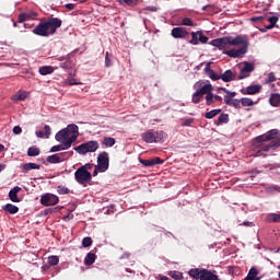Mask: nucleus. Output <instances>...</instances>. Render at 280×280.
<instances>
[{
	"label": "nucleus",
	"mask_w": 280,
	"mask_h": 280,
	"mask_svg": "<svg viewBox=\"0 0 280 280\" xmlns=\"http://www.w3.org/2000/svg\"><path fill=\"white\" fill-rule=\"evenodd\" d=\"M253 71H255V66H253V63L245 62L243 67H241V80L248 78Z\"/></svg>",
	"instance_id": "f8f14e48"
},
{
	"label": "nucleus",
	"mask_w": 280,
	"mask_h": 280,
	"mask_svg": "<svg viewBox=\"0 0 280 280\" xmlns=\"http://www.w3.org/2000/svg\"><path fill=\"white\" fill-rule=\"evenodd\" d=\"M141 165H144V167H153V165H162V163H164V161L159 158L155 156L151 160H140Z\"/></svg>",
	"instance_id": "ddd939ff"
},
{
	"label": "nucleus",
	"mask_w": 280,
	"mask_h": 280,
	"mask_svg": "<svg viewBox=\"0 0 280 280\" xmlns=\"http://www.w3.org/2000/svg\"><path fill=\"white\" fill-rule=\"evenodd\" d=\"M22 132H23V129L21 128V126L13 127L14 135H21Z\"/></svg>",
	"instance_id": "603ef678"
},
{
	"label": "nucleus",
	"mask_w": 280,
	"mask_h": 280,
	"mask_svg": "<svg viewBox=\"0 0 280 280\" xmlns=\"http://www.w3.org/2000/svg\"><path fill=\"white\" fill-rule=\"evenodd\" d=\"M66 8H67V10H74V9H75V4H73V3H67V4H66Z\"/></svg>",
	"instance_id": "bf43d9fd"
},
{
	"label": "nucleus",
	"mask_w": 280,
	"mask_h": 280,
	"mask_svg": "<svg viewBox=\"0 0 280 280\" xmlns=\"http://www.w3.org/2000/svg\"><path fill=\"white\" fill-rule=\"evenodd\" d=\"M240 104H242L240 100H234L228 106H234V108H240Z\"/></svg>",
	"instance_id": "8fccbe9b"
},
{
	"label": "nucleus",
	"mask_w": 280,
	"mask_h": 280,
	"mask_svg": "<svg viewBox=\"0 0 280 280\" xmlns=\"http://www.w3.org/2000/svg\"><path fill=\"white\" fill-rule=\"evenodd\" d=\"M74 180H77L79 185H83V187H86V184L93 180V174H91V172L89 171H83L81 167H79L74 172Z\"/></svg>",
	"instance_id": "0eeeda50"
},
{
	"label": "nucleus",
	"mask_w": 280,
	"mask_h": 280,
	"mask_svg": "<svg viewBox=\"0 0 280 280\" xmlns=\"http://www.w3.org/2000/svg\"><path fill=\"white\" fill-rule=\"evenodd\" d=\"M217 91L218 93H220V91H223V93H226V95L224 96V102L228 106L234 101L233 97L237 95L236 92H231L226 88H218Z\"/></svg>",
	"instance_id": "4468645a"
},
{
	"label": "nucleus",
	"mask_w": 280,
	"mask_h": 280,
	"mask_svg": "<svg viewBox=\"0 0 280 280\" xmlns=\"http://www.w3.org/2000/svg\"><path fill=\"white\" fill-rule=\"evenodd\" d=\"M26 19L28 20V21H31V19H36V16H38V13H36V12H28V13H26Z\"/></svg>",
	"instance_id": "3c124183"
},
{
	"label": "nucleus",
	"mask_w": 280,
	"mask_h": 280,
	"mask_svg": "<svg viewBox=\"0 0 280 280\" xmlns=\"http://www.w3.org/2000/svg\"><path fill=\"white\" fill-rule=\"evenodd\" d=\"M214 101V96L212 94V92L210 94L206 95V104L207 106H211V104H213Z\"/></svg>",
	"instance_id": "37998d69"
},
{
	"label": "nucleus",
	"mask_w": 280,
	"mask_h": 280,
	"mask_svg": "<svg viewBox=\"0 0 280 280\" xmlns=\"http://www.w3.org/2000/svg\"><path fill=\"white\" fill-rule=\"evenodd\" d=\"M266 141H271L269 144H258V150L254 156H261L264 152H270L272 148H279L280 147V131L279 129H271L267 131L266 133L258 136L255 140L256 143H266Z\"/></svg>",
	"instance_id": "f03ea898"
},
{
	"label": "nucleus",
	"mask_w": 280,
	"mask_h": 280,
	"mask_svg": "<svg viewBox=\"0 0 280 280\" xmlns=\"http://www.w3.org/2000/svg\"><path fill=\"white\" fill-rule=\"evenodd\" d=\"M5 170V164H0V172H3Z\"/></svg>",
	"instance_id": "774afa93"
},
{
	"label": "nucleus",
	"mask_w": 280,
	"mask_h": 280,
	"mask_svg": "<svg viewBox=\"0 0 280 280\" xmlns=\"http://www.w3.org/2000/svg\"><path fill=\"white\" fill-rule=\"evenodd\" d=\"M172 36H173V38H176V27H174L173 30H172Z\"/></svg>",
	"instance_id": "69168bd1"
},
{
	"label": "nucleus",
	"mask_w": 280,
	"mask_h": 280,
	"mask_svg": "<svg viewBox=\"0 0 280 280\" xmlns=\"http://www.w3.org/2000/svg\"><path fill=\"white\" fill-rule=\"evenodd\" d=\"M75 56V51H72L67 55V60L65 62H61L59 67L63 69L65 71H71V69H75V61H73V58Z\"/></svg>",
	"instance_id": "9b49d317"
},
{
	"label": "nucleus",
	"mask_w": 280,
	"mask_h": 280,
	"mask_svg": "<svg viewBox=\"0 0 280 280\" xmlns=\"http://www.w3.org/2000/svg\"><path fill=\"white\" fill-rule=\"evenodd\" d=\"M40 75H51L54 73V67L51 66H44L39 68Z\"/></svg>",
	"instance_id": "a878e982"
},
{
	"label": "nucleus",
	"mask_w": 280,
	"mask_h": 280,
	"mask_svg": "<svg viewBox=\"0 0 280 280\" xmlns=\"http://www.w3.org/2000/svg\"><path fill=\"white\" fill-rule=\"evenodd\" d=\"M113 56L110 55V52H106L105 55V67H113V60L110 59Z\"/></svg>",
	"instance_id": "a19ab883"
},
{
	"label": "nucleus",
	"mask_w": 280,
	"mask_h": 280,
	"mask_svg": "<svg viewBox=\"0 0 280 280\" xmlns=\"http://www.w3.org/2000/svg\"><path fill=\"white\" fill-rule=\"evenodd\" d=\"M93 245V238H91V237H84L83 240H82V246H83V248H89V246H92Z\"/></svg>",
	"instance_id": "ea45409f"
},
{
	"label": "nucleus",
	"mask_w": 280,
	"mask_h": 280,
	"mask_svg": "<svg viewBox=\"0 0 280 280\" xmlns=\"http://www.w3.org/2000/svg\"><path fill=\"white\" fill-rule=\"evenodd\" d=\"M36 137H38V139H44L45 131H43V130L36 131Z\"/></svg>",
	"instance_id": "6e6d98bb"
},
{
	"label": "nucleus",
	"mask_w": 280,
	"mask_h": 280,
	"mask_svg": "<svg viewBox=\"0 0 280 280\" xmlns=\"http://www.w3.org/2000/svg\"><path fill=\"white\" fill-rule=\"evenodd\" d=\"M208 75H209L210 80H213V81L220 80V75L218 73H215V71H213V70L209 71Z\"/></svg>",
	"instance_id": "a18cd8bd"
},
{
	"label": "nucleus",
	"mask_w": 280,
	"mask_h": 280,
	"mask_svg": "<svg viewBox=\"0 0 280 280\" xmlns=\"http://www.w3.org/2000/svg\"><path fill=\"white\" fill-rule=\"evenodd\" d=\"M176 279H177V280L183 279V273H177V275H176Z\"/></svg>",
	"instance_id": "338daca9"
},
{
	"label": "nucleus",
	"mask_w": 280,
	"mask_h": 280,
	"mask_svg": "<svg viewBox=\"0 0 280 280\" xmlns=\"http://www.w3.org/2000/svg\"><path fill=\"white\" fill-rule=\"evenodd\" d=\"M177 25H186L187 27H194V21L189 18H184L182 23H177Z\"/></svg>",
	"instance_id": "e433bc0d"
},
{
	"label": "nucleus",
	"mask_w": 280,
	"mask_h": 280,
	"mask_svg": "<svg viewBox=\"0 0 280 280\" xmlns=\"http://www.w3.org/2000/svg\"><path fill=\"white\" fill-rule=\"evenodd\" d=\"M210 45L217 47V49L229 56V58H244L248 52V37L245 35L212 39Z\"/></svg>",
	"instance_id": "f257e3e1"
},
{
	"label": "nucleus",
	"mask_w": 280,
	"mask_h": 280,
	"mask_svg": "<svg viewBox=\"0 0 280 280\" xmlns=\"http://www.w3.org/2000/svg\"><path fill=\"white\" fill-rule=\"evenodd\" d=\"M116 142L115 138L107 137L103 139V145H105V148H113Z\"/></svg>",
	"instance_id": "473e14b6"
},
{
	"label": "nucleus",
	"mask_w": 280,
	"mask_h": 280,
	"mask_svg": "<svg viewBox=\"0 0 280 280\" xmlns=\"http://www.w3.org/2000/svg\"><path fill=\"white\" fill-rule=\"evenodd\" d=\"M220 80L223 82H233L235 80V74L231 70H226L223 74L220 75Z\"/></svg>",
	"instance_id": "6ab92c4d"
},
{
	"label": "nucleus",
	"mask_w": 280,
	"mask_h": 280,
	"mask_svg": "<svg viewBox=\"0 0 280 280\" xmlns=\"http://www.w3.org/2000/svg\"><path fill=\"white\" fill-rule=\"evenodd\" d=\"M268 21H269L270 25H272V26L275 27V25H277V23L279 22V18H277V16H270V18L268 19Z\"/></svg>",
	"instance_id": "09e8293b"
},
{
	"label": "nucleus",
	"mask_w": 280,
	"mask_h": 280,
	"mask_svg": "<svg viewBox=\"0 0 280 280\" xmlns=\"http://www.w3.org/2000/svg\"><path fill=\"white\" fill-rule=\"evenodd\" d=\"M221 124H229V114H221L219 116L217 126H221Z\"/></svg>",
	"instance_id": "72a5a7b5"
},
{
	"label": "nucleus",
	"mask_w": 280,
	"mask_h": 280,
	"mask_svg": "<svg viewBox=\"0 0 280 280\" xmlns=\"http://www.w3.org/2000/svg\"><path fill=\"white\" fill-rule=\"evenodd\" d=\"M40 154V149L38 147L33 145L27 150V156H38Z\"/></svg>",
	"instance_id": "c756f323"
},
{
	"label": "nucleus",
	"mask_w": 280,
	"mask_h": 280,
	"mask_svg": "<svg viewBox=\"0 0 280 280\" xmlns=\"http://www.w3.org/2000/svg\"><path fill=\"white\" fill-rule=\"evenodd\" d=\"M141 138L145 143H161L165 139V132L149 130L143 132Z\"/></svg>",
	"instance_id": "39448f33"
},
{
	"label": "nucleus",
	"mask_w": 280,
	"mask_h": 280,
	"mask_svg": "<svg viewBox=\"0 0 280 280\" xmlns=\"http://www.w3.org/2000/svg\"><path fill=\"white\" fill-rule=\"evenodd\" d=\"M80 128L75 124L68 125L67 128L61 129L55 136L56 141L59 143H68L70 141V148L78 141L80 137Z\"/></svg>",
	"instance_id": "20e7f679"
},
{
	"label": "nucleus",
	"mask_w": 280,
	"mask_h": 280,
	"mask_svg": "<svg viewBox=\"0 0 280 280\" xmlns=\"http://www.w3.org/2000/svg\"><path fill=\"white\" fill-rule=\"evenodd\" d=\"M194 124V118H188L182 122V126H191Z\"/></svg>",
	"instance_id": "864d4df0"
},
{
	"label": "nucleus",
	"mask_w": 280,
	"mask_h": 280,
	"mask_svg": "<svg viewBox=\"0 0 280 280\" xmlns=\"http://www.w3.org/2000/svg\"><path fill=\"white\" fill-rule=\"evenodd\" d=\"M95 254L94 253H88L85 259H84V265L85 266H93L95 264Z\"/></svg>",
	"instance_id": "bb28decb"
},
{
	"label": "nucleus",
	"mask_w": 280,
	"mask_h": 280,
	"mask_svg": "<svg viewBox=\"0 0 280 280\" xmlns=\"http://www.w3.org/2000/svg\"><path fill=\"white\" fill-rule=\"evenodd\" d=\"M200 86H202V83L201 82H197V83H195L194 89H200Z\"/></svg>",
	"instance_id": "e2e57ef3"
},
{
	"label": "nucleus",
	"mask_w": 280,
	"mask_h": 280,
	"mask_svg": "<svg viewBox=\"0 0 280 280\" xmlns=\"http://www.w3.org/2000/svg\"><path fill=\"white\" fill-rule=\"evenodd\" d=\"M222 113V109H212L203 115L206 119H213V117H218L219 114Z\"/></svg>",
	"instance_id": "7c9ffc66"
},
{
	"label": "nucleus",
	"mask_w": 280,
	"mask_h": 280,
	"mask_svg": "<svg viewBox=\"0 0 280 280\" xmlns=\"http://www.w3.org/2000/svg\"><path fill=\"white\" fill-rule=\"evenodd\" d=\"M108 165H109L108 153L103 152L98 154L96 170H98V172H106L108 170Z\"/></svg>",
	"instance_id": "1a4fd4ad"
},
{
	"label": "nucleus",
	"mask_w": 280,
	"mask_h": 280,
	"mask_svg": "<svg viewBox=\"0 0 280 280\" xmlns=\"http://www.w3.org/2000/svg\"><path fill=\"white\" fill-rule=\"evenodd\" d=\"M203 95L197 90L194 94H192V103L194 104H200V100H202Z\"/></svg>",
	"instance_id": "f704fd0d"
},
{
	"label": "nucleus",
	"mask_w": 280,
	"mask_h": 280,
	"mask_svg": "<svg viewBox=\"0 0 280 280\" xmlns=\"http://www.w3.org/2000/svg\"><path fill=\"white\" fill-rule=\"evenodd\" d=\"M241 104L244 107H250V106H255V104H257V101H253L252 98H248V97H242Z\"/></svg>",
	"instance_id": "c85d7f7f"
},
{
	"label": "nucleus",
	"mask_w": 280,
	"mask_h": 280,
	"mask_svg": "<svg viewBox=\"0 0 280 280\" xmlns=\"http://www.w3.org/2000/svg\"><path fill=\"white\" fill-rule=\"evenodd\" d=\"M97 174H100V168H97V166H95V170L93 172V176H97Z\"/></svg>",
	"instance_id": "0e129e2a"
},
{
	"label": "nucleus",
	"mask_w": 280,
	"mask_h": 280,
	"mask_svg": "<svg viewBox=\"0 0 280 280\" xmlns=\"http://www.w3.org/2000/svg\"><path fill=\"white\" fill-rule=\"evenodd\" d=\"M27 97H30V93H27V92H18L13 96H11V100L13 102H25V100H27Z\"/></svg>",
	"instance_id": "f3484780"
},
{
	"label": "nucleus",
	"mask_w": 280,
	"mask_h": 280,
	"mask_svg": "<svg viewBox=\"0 0 280 280\" xmlns=\"http://www.w3.org/2000/svg\"><path fill=\"white\" fill-rule=\"evenodd\" d=\"M57 60L59 62H65L67 60V55L66 56H61V57H58Z\"/></svg>",
	"instance_id": "052dcab7"
},
{
	"label": "nucleus",
	"mask_w": 280,
	"mask_h": 280,
	"mask_svg": "<svg viewBox=\"0 0 280 280\" xmlns=\"http://www.w3.org/2000/svg\"><path fill=\"white\" fill-rule=\"evenodd\" d=\"M59 27H62V20L58 18H49L46 21H42L33 30V34H35V36L47 38V36H54V34L58 32Z\"/></svg>",
	"instance_id": "7ed1b4c3"
},
{
	"label": "nucleus",
	"mask_w": 280,
	"mask_h": 280,
	"mask_svg": "<svg viewBox=\"0 0 280 280\" xmlns=\"http://www.w3.org/2000/svg\"><path fill=\"white\" fill-rule=\"evenodd\" d=\"M80 168L83 170V172H89V171L93 170V164L88 163L85 165L80 166Z\"/></svg>",
	"instance_id": "de8ad7c7"
},
{
	"label": "nucleus",
	"mask_w": 280,
	"mask_h": 280,
	"mask_svg": "<svg viewBox=\"0 0 280 280\" xmlns=\"http://www.w3.org/2000/svg\"><path fill=\"white\" fill-rule=\"evenodd\" d=\"M250 21L253 23H257V21H264V16H253V18H250Z\"/></svg>",
	"instance_id": "5fc2aeb1"
},
{
	"label": "nucleus",
	"mask_w": 280,
	"mask_h": 280,
	"mask_svg": "<svg viewBox=\"0 0 280 280\" xmlns=\"http://www.w3.org/2000/svg\"><path fill=\"white\" fill-rule=\"evenodd\" d=\"M267 222H280V214L278 213L268 214Z\"/></svg>",
	"instance_id": "c9c22d12"
},
{
	"label": "nucleus",
	"mask_w": 280,
	"mask_h": 280,
	"mask_svg": "<svg viewBox=\"0 0 280 280\" xmlns=\"http://www.w3.org/2000/svg\"><path fill=\"white\" fill-rule=\"evenodd\" d=\"M120 5H128L129 8H135V5H139V0H120Z\"/></svg>",
	"instance_id": "2f4dec72"
},
{
	"label": "nucleus",
	"mask_w": 280,
	"mask_h": 280,
	"mask_svg": "<svg viewBox=\"0 0 280 280\" xmlns=\"http://www.w3.org/2000/svg\"><path fill=\"white\" fill-rule=\"evenodd\" d=\"M46 161L47 163H51V164L62 163V159L58 154H52L50 156H47Z\"/></svg>",
	"instance_id": "cd10ccee"
},
{
	"label": "nucleus",
	"mask_w": 280,
	"mask_h": 280,
	"mask_svg": "<svg viewBox=\"0 0 280 280\" xmlns=\"http://www.w3.org/2000/svg\"><path fill=\"white\" fill-rule=\"evenodd\" d=\"M191 39L189 40L190 45H207L209 43V37L202 34V31H197L190 33Z\"/></svg>",
	"instance_id": "6e6552de"
},
{
	"label": "nucleus",
	"mask_w": 280,
	"mask_h": 280,
	"mask_svg": "<svg viewBox=\"0 0 280 280\" xmlns=\"http://www.w3.org/2000/svg\"><path fill=\"white\" fill-rule=\"evenodd\" d=\"M71 154H73V152H63V153H60V156H63V159H69Z\"/></svg>",
	"instance_id": "4d7b16f0"
},
{
	"label": "nucleus",
	"mask_w": 280,
	"mask_h": 280,
	"mask_svg": "<svg viewBox=\"0 0 280 280\" xmlns=\"http://www.w3.org/2000/svg\"><path fill=\"white\" fill-rule=\"evenodd\" d=\"M100 149V143L96 140H91L88 142H84L78 147H74V151L78 152V154H89V152H97Z\"/></svg>",
	"instance_id": "423d86ee"
},
{
	"label": "nucleus",
	"mask_w": 280,
	"mask_h": 280,
	"mask_svg": "<svg viewBox=\"0 0 280 280\" xmlns=\"http://www.w3.org/2000/svg\"><path fill=\"white\" fill-rule=\"evenodd\" d=\"M22 168L24 170V172H30L32 170H39L40 168V165L39 164H36V163H25L22 165Z\"/></svg>",
	"instance_id": "393cba45"
},
{
	"label": "nucleus",
	"mask_w": 280,
	"mask_h": 280,
	"mask_svg": "<svg viewBox=\"0 0 280 280\" xmlns=\"http://www.w3.org/2000/svg\"><path fill=\"white\" fill-rule=\"evenodd\" d=\"M277 81V77L272 72L268 73L265 84H270Z\"/></svg>",
	"instance_id": "79ce46f5"
},
{
	"label": "nucleus",
	"mask_w": 280,
	"mask_h": 280,
	"mask_svg": "<svg viewBox=\"0 0 280 280\" xmlns=\"http://www.w3.org/2000/svg\"><path fill=\"white\" fill-rule=\"evenodd\" d=\"M3 211H5L7 213H10L11 215L16 214V212L19 211V207L12 205V203H7L2 207Z\"/></svg>",
	"instance_id": "4be33fe9"
},
{
	"label": "nucleus",
	"mask_w": 280,
	"mask_h": 280,
	"mask_svg": "<svg viewBox=\"0 0 280 280\" xmlns=\"http://www.w3.org/2000/svg\"><path fill=\"white\" fill-rule=\"evenodd\" d=\"M261 91V85H249L242 91L243 95H257Z\"/></svg>",
	"instance_id": "2eb2a0df"
},
{
	"label": "nucleus",
	"mask_w": 280,
	"mask_h": 280,
	"mask_svg": "<svg viewBox=\"0 0 280 280\" xmlns=\"http://www.w3.org/2000/svg\"><path fill=\"white\" fill-rule=\"evenodd\" d=\"M201 95H209L213 92V85L211 83L202 85L199 90H197Z\"/></svg>",
	"instance_id": "5701e85b"
},
{
	"label": "nucleus",
	"mask_w": 280,
	"mask_h": 280,
	"mask_svg": "<svg viewBox=\"0 0 280 280\" xmlns=\"http://www.w3.org/2000/svg\"><path fill=\"white\" fill-rule=\"evenodd\" d=\"M209 71H213L212 69H211V65H207L206 67H205V73H207V75H209Z\"/></svg>",
	"instance_id": "13d9d810"
},
{
	"label": "nucleus",
	"mask_w": 280,
	"mask_h": 280,
	"mask_svg": "<svg viewBox=\"0 0 280 280\" xmlns=\"http://www.w3.org/2000/svg\"><path fill=\"white\" fill-rule=\"evenodd\" d=\"M258 275H259V271L257 270V268L253 267L249 269L244 280H261V278H259Z\"/></svg>",
	"instance_id": "a211bd4d"
},
{
	"label": "nucleus",
	"mask_w": 280,
	"mask_h": 280,
	"mask_svg": "<svg viewBox=\"0 0 280 280\" xmlns=\"http://www.w3.org/2000/svg\"><path fill=\"white\" fill-rule=\"evenodd\" d=\"M44 130H45V139H49V137H51V127H49V125H45L44 126Z\"/></svg>",
	"instance_id": "c03bdc74"
},
{
	"label": "nucleus",
	"mask_w": 280,
	"mask_h": 280,
	"mask_svg": "<svg viewBox=\"0 0 280 280\" xmlns=\"http://www.w3.org/2000/svg\"><path fill=\"white\" fill-rule=\"evenodd\" d=\"M19 191H21V187L15 186L9 191V198L12 202H21V199L19 198Z\"/></svg>",
	"instance_id": "dca6fc26"
},
{
	"label": "nucleus",
	"mask_w": 280,
	"mask_h": 280,
	"mask_svg": "<svg viewBox=\"0 0 280 280\" xmlns=\"http://www.w3.org/2000/svg\"><path fill=\"white\" fill-rule=\"evenodd\" d=\"M269 104H270V106H273L275 108L279 107L280 94L279 93H272L269 97Z\"/></svg>",
	"instance_id": "412c9836"
},
{
	"label": "nucleus",
	"mask_w": 280,
	"mask_h": 280,
	"mask_svg": "<svg viewBox=\"0 0 280 280\" xmlns=\"http://www.w3.org/2000/svg\"><path fill=\"white\" fill-rule=\"evenodd\" d=\"M187 36H189L187 28L183 26L176 27V38H187Z\"/></svg>",
	"instance_id": "b1692460"
},
{
	"label": "nucleus",
	"mask_w": 280,
	"mask_h": 280,
	"mask_svg": "<svg viewBox=\"0 0 280 280\" xmlns=\"http://www.w3.org/2000/svg\"><path fill=\"white\" fill-rule=\"evenodd\" d=\"M58 202H60V199L54 194H46L40 198V205L44 207H54V205H58Z\"/></svg>",
	"instance_id": "9d476101"
},
{
	"label": "nucleus",
	"mask_w": 280,
	"mask_h": 280,
	"mask_svg": "<svg viewBox=\"0 0 280 280\" xmlns=\"http://www.w3.org/2000/svg\"><path fill=\"white\" fill-rule=\"evenodd\" d=\"M57 192L60 195V196H65L67 194H70L71 190L65 186H58L57 187Z\"/></svg>",
	"instance_id": "58836bf2"
},
{
	"label": "nucleus",
	"mask_w": 280,
	"mask_h": 280,
	"mask_svg": "<svg viewBox=\"0 0 280 280\" xmlns=\"http://www.w3.org/2000/svg\"><path fill=\"white\" fill-rule=\"evenodd\" d=\"M213 97H214V102H222V96L213 94Z\"/></svg>",
	"instance_id": "680f3d73"
},
{
	"label": "nucleus",
	"mask_w": 280,
	"mask_h": 280,
	"mask_svg": "<svg viewBox=\"0 0 280 280\" xmlns=\"http://www.w3.org/2000/svg\"><path fill=\"white\" fill-rule=\"evenodd\" d=\"M59 262H60V258H58V256L48 257L49 266H58Z\"/></svg>",
	"instance_id": "4c0bfd02"
},
{
	"label": "nucleus",
	"mask_w": 280,
	"mask_h": 280,
	"mask_svg": "<svg viewBox=\"0 0 280 280\" xmlns=\"http://www.w3.org/2000/svg\"><path fill=\"white\" fill-rule=\"evenodd\" d=\"M71 148V141L63 142L61 144L54 145L50 149V152H60V150H69Z\"/></svg>",
	"instance_id": "aec40b11"
},
{
	"label": "nucleus",
	"mask_w": 280,
	"mask_h": 280,
	"mask_svg": "<svg viewBox=\"0 0 280 280\" xmlns=\"http://www.w3.org/2000/svg\"><path fill=\"white\" fill-rule=\"evenodd\" d=\"M25 21H28L26 13H21V14L18 16V23H25Z\"/></svg>",
	"instance_id": "49530a36"
}]
</instances>
